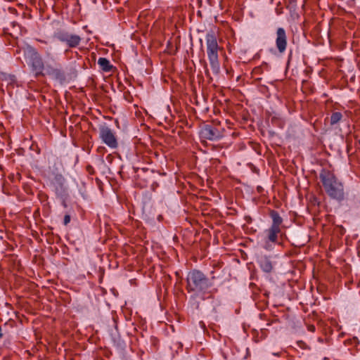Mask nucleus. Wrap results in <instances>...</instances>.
Masks as SVG:
<instances>
[{
  "label": "nucleus",
  "mask_w": 360,
  "mask_h": 360,
  "mask_svg": "<svg viewBox=\"0 0 360 360\" xmlns=\"http://www.w3.org/2000/svg\"><path fill=\"white\" fill-rule=\"evenodd\" d=\"M259 264L260 268L266 273H270L273 270V264L270 257L262 256L259 258Z\"/></svg>",
  "instance_id": "f8f14e48"
},
{
  "label": "nucleus",
  "mask_w": 360,
  "mask_h": 360,
  "mask_svg": "<svg viewBox=\"0 0 360 360\" xmlns=\"http://www.w3.org/2000/svg\"><path fill=\"white\" fill-rule=\"evenodd\" d=\"M320 179L328 195L339 202L345 199L343 184L338 179L334 174L328 171H322Z\"/></svg>",
  "instance_id": "f257e3e1"
},
{
  "label": "nucleus",
  "mask_w": 360,
  "mask_h": 360,
  "mask_svg": "<svg viewBox=\"0 0 360 360\" xmlns=\"http://www.w3.org/2000/svg\"><path fill=\"white\" fill-rule=\"evenodd\" d=\"M308 329L311 332H314L315 331V326H313V325H310V326H308Z\"/></svg>",
  "instance_id": "a211bd4d"
},
{
  "label": "nucleus",
  "mask_w": 360,
  "mask_h": 360,
  "mask_svg": "<svg viewBox=\"0 0 360 360\" xmlns=\"http://www.w3.org/2000/svg\"><path fill=\"white\" fill-rule=\"evenodd\" d=\"M45 54H46V57L47 58H49V59H51V60L54 59L52 53L49 51H46Z\"/></svg>",
  "instance_id": "f3484780"
},
{
  "label": "nucleus",
  "mask_w": 360,
  "mask_h": 360,
  "mask_svg": "<svg viewBox=\"0 0 360 360\" xmlns=\"http://www.w3.org/2000/svg\"><path fill=\"white\" fill-rule=\"evenodd\" d=\"M342 118V115L340 112H335L330 116V123L331 125H334L338 123Z\"/></svg>",
  "instance_id": "2eb2a0df"
},
{
  "label": "nucleus",
  "mask_w": 360,
  "mask_h": 360,
  "mask_svg": "<svg viewBox=\"0 0 360 360\" xmlns=\"http://www.w3.org/2000/svg\"><path fill=\"white\" fill-rule=\"evenodd\" d=\"M70 221V216L68 214L65 215L64 217V224L67 225Z\"/></svg>",
  "instance_id": "dca6fc26"
},
{
  "label": "nucleus",
  "mask_w": 360,
  "mask_h": 360,
  "mask_svg": "<svg viewBox=\"0 0 360 360\" xmlns=\"http://www.w3.org/2000/svg\"><path fill=\"white\" fill-rule=\"evenodd\" d=\"M98 64L101 69L104 72H110L113 68V66L106 58H99L98 60Z\"/></svg>",
  "instance_id": "4468645a"
},
{
  "label": "nucleus",
  "mask_w": 360,
  "mask_h": 360,
  "mask_svg": "<svg viewBox=\"0 0 360 360\" xmlns=\"http://www.w3.org/2000/svg\"><path fill=\"white\" fill-rule=\"evenodd\" d=\"M281 229H278L273 226L264 231L262 234V239L265 243V247L267 248L269 243H276L278 242V235L280 233Z\"/></svg>",
  "instance_id": "6e6552de"
},
{
  "label": "nucleus",
  "mask_w": 360,
  "mask_h": 360,
  "mask_svg": "<svg viewBox=\"0 0 360 360\" xmlns=\"http://www.w3.org/2000/svg\"><path fill=\"white\" fill-rule=\"evenodd\" d=\"M25 56L28 59V64L37 77L44 75V63L39 52L31 46L25 49Z\"/></svg>",
  "instance_id": "20e7f679"
},
{
  "label": "nucleus",
  "mask_w": 360,
  "mask_h": 360,
  "mask_svg": "<svg viewBox=\"0 0 360 360\" xmlns=\"http://www.w3.org/2000/svg\"><path fill=\"white\" fill-rule=\"evenodd\" d=\"M359 144H360V139H359Z\"/></svg>",
  "instance_id": "6ab92c4d"
},
{
  "label": "nucleus",
  "mask_w": 360,
  "mask_h": 360,
  "mask_svg": "<svg viewBox=\"0 0 360 360\" xmlns=\"http://www.w3.org/2000/svg\"><path fill=\"white\" fill-rule=\"evenodd\" d=\"M53 36L60 42L65 43L69 48L78 46L82 41L80 36L65 31L55 32Z\"/></svg>",
  "instance_id": "39448f33"
},
{
  "label": "nucleus",
  "mask_w": 360,
  "mask_h": 360,
  "mask_svg": "<svg viewBox=\"0 0 360 360\" xmlns=\"http://www.w3.org/2000/svg\"><path fill=\"white\" fill-rule=\"evenodd\" d=\"M207 58L213 74L218 75L220 71L219 51L223 50L217 42V37L212 31L208 32L205 36Z\"/></svg>",
  "instance_id": "7ed1b4c3"
},
{
  "label": "nucleus",
  "mask_w": 360,
  "mask_h": 360,
  "mask_svg": "<svg viewBox=\"0 0 360 360\" xmlns=\"http://www.w3.org/2000/svg\"><path fill=\"white\" fill-rule=\"evenodd\" d=\"M99 136L104 143L110 148H116L118 143L112 130L105 125L101 126L99 128Z\"/></svg>",
  "instance_id": "423d86ee"
},
{
  "label": "nucleus",
  "mask_w": 360,
  "mask_h": 360,
  "mask_svg": "<svg viewBox=\"0 0 360 360\" xmlns=\"http://www.w3.org/2000/svg\"><path fill=\"white\" fill-rule=\"evenodd\" d=\"M59 67H52L51 65L46 66V74L51 76L56 80L59 81L60 82H63L65 80V73L64 70L60 68V65H58Z\"/></svg>",
  "instance_id": "9b49d317"
},
{
  "label": "nucleus",
  "mask_w": 360,
  "mask_h": 360,
  "mask_svg": "<svg viewBox=\"0 0 360 360\" xmlns=\"http://www.w3.org/2000/svg\"><path fill=\"white\" fill-rule=\"evenodd\" d=\"M288 41L285 30L278 27L276 30V46L280 53H283L287 48Z\"/></svg>",
  "instance_id": "1a4fd4ad"
},
{
  "label": "nucleus",
  "mask_w": 360,
  "mask_h": 360,
  "mask_svg": "<svg viewBox=\"0 0 360 360\" xmlns=\"http://www.w3.org/2000/svg\"><path fill=\"white\" fill-rule=\"evenodd\" d=\"M212 284L209 278L200 271L193 270L186 278V289L195 294L205 293Z\"/></svg>",
  "instance_id": "f03ea898"
},
{
  "label": "nucleus",
  "mask_w": 360,
  "mask_h": 360,
  "mask_svg": "<svg viewBox=\"0 0 360 360\" xmlns=\"http://www.w3.org/2000/svg\"><path fill=\"white\" fill-rule=\"evenodd\" d=\"M51 184L57 195H61L65 192V178L62 174H57L54 175Z\"/></svg>",
  "instance_id": "9d476101"
},
{
  "label": "nucleus",
  "mask_w": 360,
  "mask_h": 360,
  "mask_svg": "<svg viewBox=\"0 0 360 360\" xmlns=\"http://www.w3.org/2000/svg\"><path fill=\"white\" fill-rule=\"evenodd\" d=\"M200 136L202 139L210 141H215L221 139L224 136V130H221L212 125H205L201 129Z\"/></svg>",
  "instance_id": "0eeeda50"
},
{
  "label": "nucleus",
  "mask_w": 360,
  "mask_h": 360,
  "mask_svg": "<svg viewBox=\"0 0 360 360\" xmlns=\"http://www.w3.org/2000/svg\"><path fill=\"white\" fill-rule=\"evenodd\" d=\"M270 217L272 219V224L271 226L281 229V225L283 222V219L281 217L278 212L275 210H271L270 212Z\"/></svg>",
  "instance_id": "ddd939ff"
}]
</instances>
